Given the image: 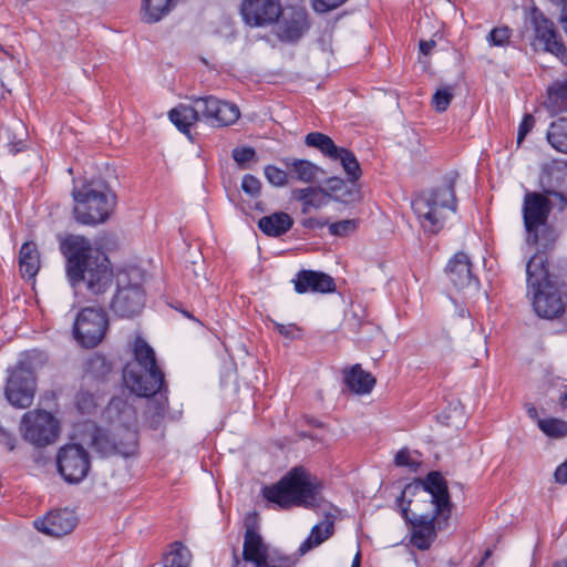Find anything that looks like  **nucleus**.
I'll return each instance as SVG.
<instances>
[{"instance_id": "1", "label": "nucleus", "mask_w": 567, "mask_h": 567, "mask_svg": "<svg viewBox=\"0 0 567 567\" xmlns=\"http://www.w3.org/2000/svg\"><path fill=\"white\" fill-rule=\"evenodd\" d=\"M401 514L410 522L411 544L420 550L429 549L436 537V529L447 525L451 502L447 485L437 472L423 481L408 484L396 499Z\"/></svg>"}, {"instance_id": "2", "label": "nucleus", "mask_w": 567, "mask_h": 567, "mask_svg": "<svg viewBox=\"0 0 567 567\" xmlns=\"http://www.w3.org/2000/svg\"><path fill=\"white\" fill-rule=\"evenodd\" d=\"M60 250L65 258V272L73 289L82 282L93 295L106 291L113 279L107 256L80 235H68L60 240Z\"/></svg>"}, {"instance_id": "3", "label": "nucleus", "mask_w": 567, "mask_h": 567, "mask_svg": "<svg viewBox=\"0 0 567 567\" xmlns=\"http://www.w3.org/2000/svg\"><path fill=\"white\" fill-rule=\"evenodd\" d=\"M132 351L134 359L123 370L125 386L138 396H152L147 401V416L153 427H157L165 415L167 399L161 392L164 374L156 365L153 348L142 338L136 337Z\"/></svg>"}, {"instance_id": "4", "label": "nucleus", "mask_w": 567, "mask_h": 567, "mask_svg": "<svg viewBox=\"0 0 567 567\" xmlns=\"http://www.w3.org/2000/svg\"><path fill=\"white\" fill-rule=\"evenodd\" d=\"M105 417L109 429L90 425V444L103 456L120 454L124 457L133 455L137 446L135 431L136 412L125 400L114 398L110 401Z\"/></svg>"}, {"instance_id": "5", "label": "nucleus", "mask_w": 567, "mask_h": 567, "mask_svg": "<svg viewBox=\"0 0 567 567\" xmlns=\"http://www.w3.org/2000/svg\"><path fill=\"white\" fill-rule=\"evenodd\" d=\"M322 489L323 484L316 475L303 467H295L276 484L264 487L262 495L279 508L302 506L312 509L323 504Z\"/></svg>"}, {"instance_id": "6", "label": "nucleus", "mask_w": 567, "mask_h": 567, "mask_svg": "<svg viewBox=\"0 0 567 567\" xmlns=\"http://www.w3.org/2000/svg\"><path fill=\"white\" fill-rule=\"evenodd\" d=\"M527 293L536 315L545 319L561 316L566 308V293L548 274L543 254L534 255L526 266Z\"/></svg>"}, {"instance_id": "7", "label": "nucleus", "mask_w": 567, "mask_h": 567, "mask_svg": "<svg viewBox=\"0 0 567 567\" xmlns=\"http://www.w3.org/2000/svg\"><path fill=\"white\" fill-rule=\"evenodd\" d=\"M72 198L74 218L82 225L95 226L105 223L116 206L115 194L101 181L75 184Z\"/></svg>"}, {"instance_id": "8", "label": "nucleus", "mask_w": 567, "mask_h": 567, "mask_svg": "<svg viewBox=\"0 0 567 567\" xmlns=\"http://www.w3.org/2000/svg\"><path fill=\"white\" fill-rule=\"evenodd\" d=\"M412 209L425 233L437 234L456 210L453 184L421 193L412 200Z\"/></svg>"}, {"instance_id": "9", "label": "nucleus", "mask_w": 567, "mask_h": 567, "mask_svg": "<svg viewBox=\"0 0 567 567\" xmlns=\"http://www.w3.org/2000/svg\"><path fill=\"white\" fill-rule=\"evenodd\" d=\"M564 203L563 194L557 192H547L546 194L528 192L525 194L523 219L528 243L536 244L538 241V231L546 226L550 209L558 208L564 212Z\"/></svg>"}, {"instance_id": "10", "label": "nucleus", "mask_w": 567, "mask_h": 567, "mask_svg": "<svg viewBox=\"0 0 567 567\" xmlns=\"http://www.w3.org/2000/svg\"><path fill=\"white\" fill-rule=\"evenodd\" d=\"M31 355L30 352L23 354L16 367L8 369L4 394L9 403L19 409L30 406L35 393Z\"/></svg>"}, {"instance_id": "11", "label": "nucleus", "mask_w": 567, "mask_h": 567, "mask_svg": "<svg viewBox=\"0 0 567 567\" xmlns=\"http://www.w3.org/2000/svg\"><path fill=\"white\" fill-rule=\"evenodd\" d=\"M117 289L111 302L113 312L130 318L141 312L145 302L142 276L138 270L122 271L117 275Z\"/></svg>"}, {"instance_id": "12", "label": "nucleus", "mask_w": 567, "mask_h": 567, "mask_svg": "<svg viewBox=\"0 0 567 567\" xmlns=\"http://www.w3.org/2000/svg\"><path fill=\"white\" fill-rule=\"evenodd\" d=\"M19 431L25 442L35 447H44L58 440L60 422L45 410H31L22 415Z\"/></svg>"}, {"instance_id": "13", "label": "nucleus", "mask_w": 567, "mask_h": 567, "mask_svg": "<svg viewBox=\"0 0 567 567\" xmlns=\"http://www.w3.org/2000/svg\"><path fill=\"white\" fill-rule=\"evenodd\" d=\"M243 555L246 567H293L295 565L290 557L269 547L252 527L246 529Z\"/></svg>"}, {"instance_id": "14", "label": "nucleus", "mask_w": 567, "mask_h": 567, "mask_svg": "<svg viewBox=\"0 0 567 567\" xmlns=\"http://www.w3.org/2000/svg\"><path fill=\"white\" fill-rule=\"evenodd\" d=\"M109 321L101 308H83L75 317L73 337L83 348L96 347L105 337Z\"/></svg>"}, {"instance_id": "15", "label": "nucleus", "mask_w": 567, "mask_h": 567, "mask_svg": "<svg viewBox=\"0 0 567 567\" xmlns=\"http://www.w3.org/2000/svg\"><path fill=\"white\" fill-rule=\"evenodd\" d=\"M306 144L318 148L330 159L339 161L350 182H357L361 177V167L355 155L344 147L337 146L328 135L319 132L309 133L306 136Z\"/></svg>"}, {"instance_id": "16", "label": "nucleus", "mask_w": 567, "mask_h": 567, "mask_svg": "<svg viewBox=\"0 0 567 567\" xmlns=\"http://www.w3.org/2000/svg\"><path fill=\"white\" fill-rule=\"evenodd\" d=\"M58 471L68 483H80L90 471L87 452L79 444L62 446L56 455Z\"/></svg>"}, {"instance_id": "17", "label": "nucleus", "mask_w": 567, "mask_h": 567, "mask_svg": "<svg viewBox=\"0 0 567 567\" xmlns=\"http://www.w3.org/2000/svg\"><path fill=\"white\" fill-rule=\"evenodd\" d=\"M240 14L251 28H266L278 22L282 14L280 0H243Z\"/></svg>"}, {"instance_id": "18", "label": "nucleus", "mask_w": 567, "mask_h": 567, "mask_svg": "<svg viewBox=\"0 0 567 567\" xmlns=\"http://www.w3.org/2000/svg\"><path fill=\"white\" fill-rule=\"evenodd\" d=\"M197 109L202 110V121L213 126H228L240 116L236 104L218 100L214 96L197 99Z\"/></svg>"}, {"instance_id": "19", "label": "nucleus", "mask_w": 567, "mask_h": 567, "mask_svg": "<svg viewBox=\"0 0 567 567\" xmlns=\"http://www.w3.org/2000/svg\"><path fill=\"white\" fill-rule=\"evenodd\" d=\"M446 275L453 286L466 296L478 291L480 281L473 277L471 261L466 254L456 252L446 266Z\"/></svg>"}, {"instance_id": "20", "label": "nucleus", "mask_w": 567, "mask_h": 567, "mask_svg": "<svg viewBox=\"0 0 567 567\" xmlns=\"http://www.w3.org/2000/svg\"><path fill=\"white\" fill-rule=\"evenodd\" d=\"M76 526L73 512L60 509L50 512L47 517L34 520V527L49 536L61 537L70 534Z\"/></svg>"}, {"instance_id": "21", "label": "nucleus", "mask_w": 567, "mask_h": 567, "mask_svg": "<svg viewBox=\"0 0 567 567\" xmlns=\"http://www.w3.org/2000/svg\"><path fill=\"white\" fill-rule=\"evenodd\" d=\"M533 23L535 28L536 39L544 44L546 51L555 54L561 62L567 58L566 49L554 29L551 21L546 19L542 13L534 12Z\"/></svg>"}, {"instance_id": "22", "label": "nucleus", "mask_w": 567, "mask_h": 567, "mask_svg": "<svg viewBox=\"0 0 567 567\" xmlns=\"http://www.w3.org/2000/svg\"><path fill=\"white\" fill-rule=\"evenodd\" d=\"M281 17L277 27V35L281 41L299 40L309 27L307 14L301 9H293L289 14L282 12Z\"/></svg>"}, {"instance_id": "23", "label": "nucleus", "mask_w": 567, "mask_h": 567, "mask_svg": "<svg viewBox=\"0 0 567 567\" xmlns=\"http://www.w3.org/2000/svg\"><path fill=\"white\" fill-rule=\"evenodd\" d=\"M295 290L298 293L306 292H331L334 290L333 279L323 274L312 270H303L297 275L293 280Z\"/></svg>"}, {"instance_id": "24", "label": "nucleus", "mask_w": 567, "mask_h": 567, "mask_svg": "<svg viewBox=\"0 0 567 567\" xmlns=\"http://www.w3.org/2000/svg\"><path fill=\"white\" fill-rule=\"evenodd\" d=\"M171 122L184 134L189 133L190 126L202 120V110L197 109V99L192 105L181 104L168 112Z\"/></svg>"}, {"instance_id": "25", "label": "nucleus", "mask_w": 567, "mask_h": 567, "mask_svg": "<svg viewBox=\"0 0 567 567\" xmlns=\"http://www.w3.org/2000/svg\"><path fill=\"white\" fill-rule=\"evenodd\" d=\"M293 225V220L289 214L285 212H276L274 214L261 217L258 220L259 229L267 236L279 237L287 231Z\"/></svg>"}, {"instance_id": "26", "label": "nucleus", "mask_w": 567, "mask_h": 567, "mask_svg": "<svg viewBox=\"0 0 567 567\" xmlns=\"http://www.w3.org/2000/svg\"><path fill=\"white\" fill-rule=\"evenodd\" d=\"M19 269L22 278L33 279L40 270V254L32 241L24 243L19 251Z\"/></svg>"}, {"instance_id": "27", "label": "nucleus", "mask_w": 567, "mask_h": 567, "mask_svg": "<svg viewBox=\"0 0 567 567\" xmlns=\"http://www.w3.org/2000/svg\"><path fill=\"white\" fill-rule=\"evenodd\" d=\"M292 196L302 204L301 213L307 215L311 209L324 207L329 202V195L320 188L307 187L295 189Z\"/></svg>"}, {"instance_id": "28", "label": "nucleus", "mask_w": 567, "mask_h": 567, "mask_svg": "<svg viewBox=\"0 0 567 567\" xmlns=\"http://www.w3.org/2000/svg\"><path fill=\"white\" fill-rule=\"evenodd\" d=\"M178 0H142L141 19L146 23H156L164 19Z\"/></svg>"}, {"instance_id": "29", "label": "nucleus", "mask_w": 567, "mask_h": 567, "mask_svg": "<svg viewBox=\"0 0 567 567\" xmlns=\"http://www.w3.org/2000/svg\"><path fill=\"white\" fill-rule=\"evenodd\" d=\"M545 105L553 115L567 112V75L557 79L548 87Z\"/></svg>"}, {"instance_id": "30", "label": "nucleus", "mask_w": 567, "mask_h": 567, "mask_svg": "<svg viewBox=\"0 0 567 567\" xmlns=\"http://www.w3.org/2000/svg\"><path fill=\"white\" fill-rule=\"evenodd\" d=\"M333 534V522L324 519L311 528L309 536L300 544L299 554L305 555L321 545Z\"/></svg>"}, {"instance_id": "31", "label": "nucleus", "mask_w": 567, "mask_h": 567, "mask_svg": "<svg viewBox=\"0 0 567 567\" xmlns=\"http://www.w3.org/2000/svg\"><path fill=\"white\" fill-rule=\"evenodd\" d=\"M284 163L286 168L289 171L290 176L302 183L315 182L321 172L318 166L306 159L287 158Z\"/></svg>"}, {"instance_id": "32", "label": "nucleus", "mask_w": 567, "mask_h": 567, "mask_svg": "<svg viewBox=\"0 0 567 567\" xmlns=\"http://www.w3.org/2000/svg\"><path fill=\"white\" fill-rule=\"evenodd\" d=\"M344 381L348 388L358 394L369 393L375 383L374 378L369 372L362 370L359 365H354L348 373H346Z\"/></svg>"}, {"instance_id": "33", "label": "nucleus", "mask_w": 567, "mask_h": 567, "mask_svg": "<svg viewBox=\"0 0 567 567\" xmlns=\"http://www.w3.org/2000/svg\"><path fill=\"white\" fill-rule=\"evenodd\" d=\"M546 137L553 148L567 154V117L550 123Z\"/></svg>"}, {"instance_id": "34", "label": "nucleus", "mask_w": 567, "mask_h": 567, "mask_svg": "<svg viewBox=\"0 0 567 567\" xmlns=\"http://www.w3.org/2000/svg\"><path fill=\"white\" fill-rule=\"evenodd\" d=\"M190 551L182 544L175 543L164 557V567H188Z\"/></svg>"}, {"instance_id": "35", "label": "nucleus", "mask_w": 567, "mask_h": 567, "mask_svg": "<svg viewBox=\"0 0 567 567\" xmlns=\"http://www.w3.org/2000/svg\"><path fill=\"white\" fill-rule=\"evenodd\" d=\"M537 424L539 429L550 437H565L567 436V422L559 419H538Z\"/></svg>"}, {"instance_id": "36", "label": "nucleus", "mask_w": 567, "mask_h": 567, "mask_svg": "<svg viewBox=\"0 0 567 567\" xmlns=\"http://www.w3.org/2000/svg\"><path fill=\"white\" fill-rule=\"evenodd\" d=\"M396 466L406 467L410 471H416L421 464L420 455L415 451L401 449L394 457Z\"/></svg>"}, {"instance_id": "37", "label": "nucleus", "mask_w": 567, "mask_h": 567, "mask_svg": "<svg viewBox=\"0 0 567 567\" xmlns=\"http://www.w3.org/2000/svg\"><path fill=\"white\" fill-rule=\"evenodd\" d=\"M111 371V364L100 354L92 355L86 362V373L95 378H102Z\"/></svg>"}, {"instance_id": "38", "label": "nucleus", "mask_w": 567, "mask_h": 567, "mask_svg": "<svg viewBox=\"0 0 567 567\" xmlns=\"http://www.w3.org/2000/svg\"><path fill=\"white\" fill-rule=\"evenodd\" d=\"M264 174L269 184L275 187H284L288 184L289 173L275 165H267Z\"/></svg>"}, {"instance_id": "39", "label": "nucleus", "mask_w": 567, "mask_h": 567, "mask_svg": "<svg viewBox=\"0 0 567 567\" xmlns=\"http://www.w3.org/2000/svg\"><path fill=\"white\" fill-rule=\"evenodd\" d=\"M100 398L89 391H80L75 399V404L82 413H91L99 404Z\"/></svg>"}, {"instance_id": "40", "label": "nucleus", "mask_w": 567, "mask_h": 567, "mask_svg": "<svg viewBox=\"0 0 567 567\" xmlns=\"http://www.w3.org/2000/svg\"><path fill=\"white\" fill-rule=\"evenodd\" d=\"M453 97V90L451 86H444L439 89L433 97H432V105L437 112H444Z\"/></svg>"}, {"instance_id": "41", "label": "nucleus", "mask_w": 567, "mask_h": 567, "mask_svg": "<svg viewBox=\"0 0 567 567\" xmlns=\"http://www.w3.org/2000/svg\"><path fill=\"white\" fill-rule=\"evenodd\" d=\"M329 233L332 236L344 237L352 234L357 229V220L355 219H343L337 223L329 224Z\"/></svg>"}, {"instance_id": "42", "label": "nucleus", "mask_w": 567, "mask_h": 567, "mask_svg": "<svg viewBox=\"0 0 567 567\" xmlns=\"http://www.w3.org/2000/svg\"><path fill=\"white\" fill-rule=\"evenodd\" d=\"M511 31L507 27L494 28L487 35L486 40L489 45L504 47L508 43Z\"/></svg>"}, {"instance_id": "43", "label": "nucleus", "mask_w": 567, "mask_h": 567, "mask_svg": "<svg viewBox=\"0 0 567 567\" xmlns=\"http://www.w3.org/2000/svg\"><path fill=\"white\" fill-rule=\"evenodd\" d=\"M241 189L249 196L256 197L260 194L261 183L260 181L250 174H246L241 181Z\"/></svg>"}, {"instance_id": "44", "label": "nucleus", "mask_w": 567, "mask_h": 567, "mask_svg": "<svg viewBox=\"0 0 567 567\" xmlns=\"http://www.w3.org/2000/svg\"><path fill=\"white\" fill-rule=\"evenodd\" d=\"M347 0H312V7L315 11L324 13L337 9L343 4Z\"/></svg>"}, {"instance_id": "45", "label": "nucleus", "mask_w": 567, "mask_h": 567, "mask_svg": "<svg viewBox=\"0 0 567 567\" xmlns=\"http://www.w3.org/2000/svg\"><path fill=\"white\" fill-rule=\"evenodd\" d=\"M255 156V150L251 147H237L233 151V158L238 164H245L252 159Z\"/></svg>"}, {"instance_id": "46", "label": "nucleus", "mask_w": 567, "mask_h": 567, "mask_svg": "<svg viewBox=\"0 0 567 567\" xmlns=\"http://www.w3.org/2000/svg\"><path fill=\"white\" fill-rule=\"evenodd\" d=\"M535 124L534 116L530 114H526L519 124L518 134H517V143L520 144L525 136L530 132Z\"/></svg>"}, {"instance_id": "47", "label": "nucleus", "mask_w": 567, "mask_h": 567, "mask_svg": "<svg viewBox=\"0 0 567 567\" xmlns=\"http://www.w3.org/2000/svg\"><path fill=\"white\" fill-rule=\"evenodd\" d=\"M275 327L281 336L289 338V339L296 338L297 333L299 331L298 327L293 323L281 324V323L275 322Z\"/></svg>"}, {"instance_id": "48", "label": "nucleus", "mask_w": 567, "mask_h": 567, "mask_svg": "<svg viewBox=\"0 0 567 567\" xmlns=\"http://www.w3.org/2000/svg\"><path fill=\"white\" fill-rule=\"evenodd\" d=\"M0 440L1 443L7 446L9 451H13L16 447L17 439L13 434L7 432L3 427L0 426Z\"/></svg>"}, {"instance_id": "49", "label": "nucleus", "mask_w": 567, "mask_h": 567, "mask_svg": "<svg viewBox=\"0 0 567 567\" xmlns=\"http://www.w3.org/2000/svg\"><path fill=\"white\" fill-rule=\"evenodd\" d=\"M301 225H302V227L308 228V229H317V228H322L324 226H328V220H321V219H318L315 217H308L301 221Z\"/></svg>"}, {"instance_id": "50", "label": "nucleus", "mask_w": 567, "mask_h": 567, "mask_svg": "<svg viewBox=\"0 0 567 567\" xmlns=\"http://www.w3.org/2000/svg\"><path fill=\"white\" fill-rule=\"evenodd\" d=\"M554 477L559 484L567 483V460L556 468Z\"/></svg>"}, {"instance_id": "51", "label": "nucleus", "mask_w": 567, "mask_h": 567, "mask_svg": "<svg viewBox=\"0 0 567 567\" xmlns=\"http://www.w3.org/2000/svg\"><path fill=\"white\" fill-rule=\"evenodd\" d=\"M434 47H435V41H433V40H429V41L422 40L419 43L420 52L423 53L424 55H429Z\"/></svg>"}, {"instance_id": "52", "label": "nucleus", "mask_w": 567, "mask_h": 567, "mask_svg": "<svg viewBox=\"0 0 567 567\" xmlns=\"http://www.w3.org/2000/svg\"><path fill=\"white\" fill-rule=\"evenodd\" d=\"M527 414L532 417V419H536L537 416V409L535 406H529L527 409Z\"/></svg>"}, {"instance_id": "53", "label": "nucleus", "mask_w": 567, "mask_h": 567, "mask_svg": "<svg viewBox=\"0 0 567 567\" xmlns=\"http://www.w3.org/2000/svg\"><path fill=\"white\" fill-rule=\"evenodd\" d=\"M351 567H360V555H359V553H357V555L354 556Z\"/></svg>"}, {"instance_id": "54", "label": "nucleus", "mask_w": 567, "mask_h": 567, "mask_svg": "<svg viewBox=\"0 0 567 567\" xmlns=\"http://www.w3.org/2000/svg\"><path fill=\"white\" fill-rule=\"evenodd\" d=\"M555 567H567V560L558 561Z\"/></svg>"}, {"instance_id": "55", "label": "nucleus", "mask_w": 567, "mask_h": 567, "mask_svg": "<svg viewBox=\"0 0 567 567\" xmlns=\"http://www.w3.org/2000/svg\"><path fill=\"white\" fill-rule=\"evenodd\" d=\"M489 554H491V551H489V550H487V551L485 553V556H484V558H483L482 563H483V561H484V560L489 556Z\"/></svg>"}, {"instance_id": "56", "label": "nucleus", "mask_w": 567, "mask_h": 567, "mask_svg": "<svg viewBox=\"0 0 567 567\" xmlns=\"http://www.w3.org/2000/svg\"><path fill=\"white\" fill-rule=\"evenodd\" d=\"M564 403L566 404L567 406V394L564 396Z\"/></svg>"}]
</instances>
